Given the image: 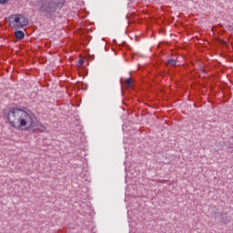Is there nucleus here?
Instances as JSON below:
<instances>
[{
    "label": "nucleus",
    "mask_w": 233,
    "mask_h": 233,
    "mask_svg": "<svg viewBox=\"0 0 233 233\" xmlns=\"http://www.w3.org/2000/svg\"><path fill=\"white\" fill-rule=\"evenodd\" d=\"M35 119L34 113L19 108L10 109L7 114L9 125L17 130H33V132L37 130L35 127H39V125L34 122Z\"/></svg>",
    "instance_id": "f257e3e1"
},
{
    "label": "nucleus",
    "mask_w": 233,
    "mask_h": 233,
    "mask_svg": "<svg viewBox=\"0 0 233 233\" xmlns=\"http://www.w3.org/2000/svg\"><path fill=\"white\" fill-rule=\"evenodd\" d=\"M65 5V0H36L33 6L38 7V12L43 14L46 19L56 17L58 10Z\"/></svg>",
    "instance_id": "f03ea898"
},
{
    "label": "nucleus",
    "mask_w": 233,
    "mask_h": 233,
    "mask_svg": "<svg viewBox=\"0 0 233 233\" xmlns=\"http://www.w3.org/2000/svg\"><path fill=\"white\" fill-rule=\"evenodd\" d=\"M28 25V18L23 14L12 15L9 16V26L19 30Z\"/></svg>",
    "instance_id": "7ed1b4c3"
},
{
    "label": "nucleus",
    "mask_w": 233,
    "mask_h": 233,
    "mask_svg": "<svg viewBox=\"0 0 233 233\" xmlns=\"http://www.w3.org/2000/svg\"><path fill=\"white\" fill-rule=\"evenodd\" d=\"M15 36L16 37V39H25V32H23L22 30H17L15 32Z\"/></svg>",
    "instance_id": "20e7f679"
},
{
    "label": "nucleus",
    "mask_w": 233,
    "mask_h": 233,
    "mask_svg": "<svg viewBox=\"0 0 233 233\" xmlns=\"http://www.w3.org/2000/svg\"><path fill=\"white\" fill-rule=\"evenodd\" d=\"M167 65H170L171 66H177V60L176 59H168Z\"/></svg>",
    "instance_id": "39448f33"
},
{
    "label": "nucleus",
    "mask_w": 233,
    "mask_h": 233,
    "mask_svg": "<svg viewBox=\"0 0 233 233\" xmlns=\"http://www.w3.org/2000/svg\"><path fill=\"white\" fill-rule=\"evenodd\" d=\"M126 86L129 88V86H132V78H127L126 79Z\"/></svg>",
    "instance_id": "423d86ee"
},
{
    "label": "nucleus",
    "mask_w": 233,
    "mask_h": 233,
    "mask_svg": "<svg viewBox=\"0 0 233 233\" xmlns=\"http://www.w3.org/2000/svg\"><path fill=\"white\" fill-rule=\"evenodd\" d=\"M7 3H10V0H0V5H7Z\"/></svg>",
    "instance_id": "0eeeda50"
},
{
    "label": "nucleus",
    "mask_w": 233,
    "mask_h": 233,
    "mask_svg": "<svg viewBox=\"0 0 233 233\" xmlns=\"http://www.w3.org/2000/svg\"><path fill=\"white\" fill-rule=\"evenodd\" d=\"M83 63H84L83 60L78 61V64L80 65V66H83Z\"/></svg>",
    "instance_id": "6e6552de"
},
{
    "label": "nucleus",
    "mask_w": 233,
    "mask_h": 233,
    "mask_svg": "<svg viewBox=\"0 0 233 233\" xmlns=\"http://www.w3.org/2000/svg\"><path fill=\"white\" fill-rule=\"evenodd\" d=\"M223 223H225V225H227V223H228V218H227L226 220H222Z\"/></svg>",
    "instance_id": "1a4fd4ad"
}]
</instances>
